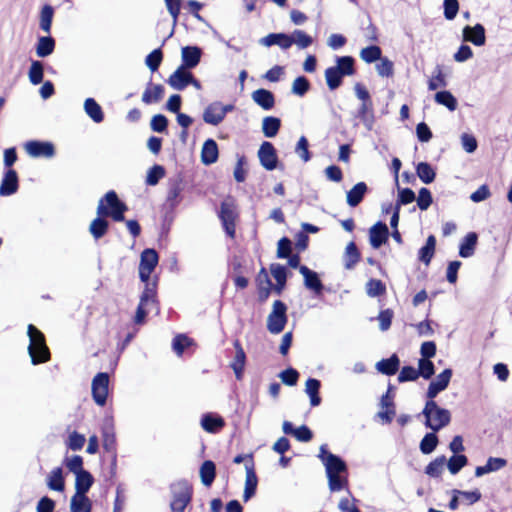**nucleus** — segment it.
Instances as JSON below:
<instances>
[{"mask_svg":"<svg viewBox=\"0 0 512 512\" xmlns=\"http://www.w3.org/2000/svg\"><path fill=\"white\" fill-rule=\"evenodd\" d=\"M422 415L425 417V426L434 432L446 427L451 421L450 411L439 407L434 399L427 400Z\"/></svg>","mask_w":512,"mask_h":512,"instance_id":"f257e3e1","label":"nucleus"},{"mask_svg":"<svg viewBox=\"0 0 512 512\" xmlns=\"http://www.w3.org/2000/svg\"><path fill=\"white\" fill-rule=\"evenodd\" d=\"M127 209L126 204L119 200L116 192L111 190L99 200L97 215L111 217L116 222H122Z\"/></svg>","mask_w":512,"mask_h":512,"instance_id":"f03ea898","label":"nucleus"},{"mask_svg":"<svg viewBox=\"0 0 512 512\" xmlns=\"http://www.w3.org/2000/svg\"><path fill=\"white\" fill-rule=\"evenodd\" d=\"M27 333L30 340L28 352L32 364L37 365L47 362L50 359V352L45 343L43 333L32 324L28 325Z\"/></svg>","mask_w":512,"mask_h":512,"instance_id":"7ed1b4c3","label":"nucleus"},{"mask_svg":"<svg viewBox=\"0 0 512 512\" xmlns=\"http://www.w3.org/2000/svg\"><path fill=\"white\" fill-rule=\"evenodd\" d=\"M157 308L156 301V283H147L146 287L140 297V302L136 310L134 322L135 324H142L145 321V317L152 310Z\"/></svg>","mask_w":512,"mask_h":512,"instance_id":"20e7f679","label":"nucleus"},{"mask_svg":"<svg viewBox=\"0 0 512 512\" xmlns=\"http://www.w3.org/2000/svg\"><path fill=\"white\" fill-rule=\"evenodd\" d=\"M287 306L281 300H275L272 311L267 317V329L271 334L281 333L287 323Z\"/></svg>","mask_w":512,"mask_h":512,"instance_id":"39448f33","label":"nucleus"},{"mask_svg":"<svg viewBox=\"0 0 512 512\" xmlns=\"http://www.w3.org/2000/svg\"><path fill=\"white\" fill-rule=\"evenodd\" d=\"M173 499L171 509L173 512H184L191 501L192 488L187 481H179L171 486Z\"/></svg>","mask_w":512,"mask_h":512,"instance_id":"423d86ee","label":"nucleus"},{"mask_svg":"<svg viewBox=\"0 0 512 512\" xmlns=\"http://www.w3.org/2000/svg\"><path fill=\"white\" fill-rule=\"evenodd\" d=\"M235 109L233 104L223 105L219 101L210 103L203 112V120L205 123L217 126L226 117L227 113Z\"/></svg>","mask_w":512,"mask_h":512,"instance_id":"0eeeda50","label":"nucleus"},{"mask_svg":"<svg viewBox=\"0 0 512 512\" xmlns=\"http://www.w3.org/2000/svg\"><path fill=\"white\" fill-rule=\"evenodd\" d=\"M158 264V254L154 249H145L141 253L140 264H139V277L141 281L149 282L150 275Z\"/></svg>","mask_w":512,"mask_h":512,"instance_id":"6e6552de","label":"nucleus"},{"mask_svg":"<svg viewBox=\"0 0 512 512\" xmlns=\"http://www.w3.org/2000/svg\"><path fill=\"white\" fill-rule=\"evenodd\" d=\"M319 458L325 466L327 475L341 474L347 470L345 462L340 457L328 452L325 445L320 447Z\"/></svg>","mask_w":512,"mask_h":512,"instance_id":"1a4fd4ad","label":"nucleus"},{"mask_svg":"<svg viewBox=\"0 0 512 512\" xmlns=\"http://www.w3.org/2000/svg\"><path fill=\"white\" fill-rule=\"evenodd\" d=\"M109 375L98 373L92 380V396L96 404L104 406L108 396Z\"/></svg>","mask_w":512,"mask_h":512,"instance_id":"9d476101","label":"nucleus"},{"mask_svg":"<svg viewBox=\"0 0 512 512\" xmlns=\"http://www.w3.org/2000/svg\"><path fill=\"white\" fill-rule=\"evenodd\" d=\"M235 205L232 201H224L221 203L219 218L223 224L226 233L230 237L235 235V219H236Z\"/></svg>","mask_w":512,"mask_h":512,"instance_id":"9b49d317","label":"nucleus"},{"mask_svg":"<svg viewBox=\"0 0 512 512\" xmlns=\"http://www.w3.org/2000/svg\"><path fill=\"white\" fill-rule=\"evenodd\" d=\"M452 374L453 372L450 368H447L438 374L436 378L430 382L426 392V397L428 399H434L440 392L444 391L450 383Z\"/></svg>","mask_w":512,"mask_h":512,"instance_id":"f8f14e48","label":"nucleus"},{"mask_svg":"<svg viewBox=\"0 0 512 512\" xmlns=\"http://www.w3.org/2000/svg\"><path fill=\"white\" fill-rule=\"evenodd\" d=\"M258 158L261 165L268 171L274 170L277 167V154L272 143L264 141L259 150Z\"/></svg>","mask_w":512,"mask_h":512,"instance_id":"ddd939ff","label":"nucleus"},{"mask_svg":"<svg viewBox=\"0 0 512 512\" xmlns=\"http://www.w3.org/2000/svg\"><path fill=\"white\" fill-rule=\"evenodd\" d=\"M26 152L34 158L45 157L51 158L55 154V149L52 143L32 140L25 144Z\"/></svg>","mask_w":512,"mask_h":512,"instance_id":"4468645a","label":"nucleus"},{"mask_svg":"<svg viewBox=\"0 0 512 512\" xmlns=\"http://www.w3.org/2000/svg\"><path fill=\"white\" fill-rule=\"evenodd\" d=\"M299 272L304 277L305 287L308 290L313 291L315 295H321L323 291V284L318 274L307 266H300Z\"/></svg>","mask_w":512,"mask_h":512,"instance_id":"2eb2a0df","label":"nucleus"},{"mask_svg":"<svg viewBox=\"0 0 512 512\" xmlns=\"http://www.w3.org/2000/svg\"><path fill=\"white\" fill-rule=\"evenodd\" d=\"M257 484L258 479L255 473L254 461L249 460L246 464V480L243 493V500L245 502H247L255 495Z\"/></svg>","mask_w":512,"mask_h":512,"instance_id":"dca6fc26","label":"nucleus"},{"mask_svg":"<svg viewBox=\"0 0 512 512\" xmlns=\"http://www.w3.org/2000/svg\"><path fill=\"white\" fill-rule=\"evenodd\" d=\"M388 227L383 222H377L369 229L370 244L374 249H378L388 239Z\"/></svg>","mask_w":512,"mask_h":512,"instance_id":"f3484780","label":"nucleus"},{"mask_svg":"<svg viewBox=\"0 0 512 512\" xmlns=\"http://www.w3.org/2000/svg\"><path fill=\"white\" fill-rule=\"evenodd\" d=\"M191 80L192 73L180 66L173 74L170 75L167 82L172 88L176 90H183L189 85V81Z\"/></svg>","mask_w":512,"mask_h":512,"instance_id":"a211bd4d","label":"nucleus"},{"mask_svg":"<svg viewBox=\"0 0 512 512\" xmlns=\"http://www.w3.org/2000/svg\"><path fill=\"white\" fill-rule=\"evenodd\" d=\"M354 117L359 119L367 131H372L375 124V113L373 105L360 104Z\"/></svg>","mask_w":512,"mask_h":512,"instance_id":"6ab92c4d","label":"nucleus"},{"mask_svg":"<svg viewBox=\"0 0 512 512\" xmlns=\"http://www.w3.org/2000/svg\"><path fill=\"white\" fill-rule=\"evenodd\" d=\"M282 430L286 435H293L300 442H309L313 437L312 431L306 425L294 428L289 421L283 422Z\"/></svg>","mask_w":512,"mask_h":512,"instance_id":"aec40b11","label":"nucleus"},{"mask_svg":"<svg viewBox=\"0 0 512 512\" xmlns=\"http://www.w3.org/2000/svg\"><path fill=\"white\" fill-rule=\"evenodd\" d=\"M252 100L262 109L268 111L275 105L274 94L266 89L260 88L252 92Z\"/></svg>","mask_w":512,"mask_h":512,"instance_id":"412c9836","label":"nucleus"},{"mask_svg":"<svg viewBox=\"0 0 512 512\" xmlns=\"http://www.w3.org/2000/svg\"><path fill=\"white\" fill-rule=\"evenodd\" d=\"M18 189V176L15 170L9 169L1 182L0 195L10 196L14 194Z\"/></svg>","mask_w":512,"mask_h":512,"instance_id":"4be33fe9","label":"nucleus"},{"mask_svg":"<svg viewBox=\"0 0 512 512\" xmlns=\"http://www.w3.org/2000/svg\"><path fill=\"white\" fill-rule=\"evenodd\" d=\"M201 58V50L198 47L186 46L182 48V65L185 69L196 67Z\"/></svg>","mask_w":512,"mask_h":512,"instance_id":"5701e85b","label":"nucleus"},{"mask_svg":"<svg viewBox=\"0 0 512 512\" xmlns=\"http://www.w3.org/2000/svg\"><path fill=\"white\" fill-rule=\"evenodd\" d=\"M234 348H235V357L233 362L231 363V368L233 369L235 376L238 380L242 378L245 361H246V354L244 349L242 348L239 340L234 341Z\"/></svg>","mask_w":512,"mask_h":512,"instance_id":"b1692460","label":"nucleus"},{"mask_svg":"<svg viewBox=\"0 0 512 512\" xmlns=\"http://www.w3.org/2000/svg\"><path fill=\"white\" fill-rule=\"evenodd\" d=\"M218 159V146L213 139H207L202 147L201 160L205 165H211Z\"/></svg>","mask_w":512,"mask_h":512,"instance_id":"393cba45","label":"nucleus"},{"mask_svg":"<svg viewBox=\"0 0 512 512\" xmlns=\"http://www.w3.org/2000/svg\"><path fill=\"white\" fill-rule=\"evenodd\" d=\"M367 190L368 187L366 183L358 182L347 192V204L351 207H356L359 205L362 202Z\"/></svg>","mask_w":512,"mask_h":512,"instance_id":"a878e982","label":"nucleus"},{"mask_svg":"<svg viewBox=\"0 0 512 512\" xmlns=\"http://www.w3.org/2000/svg\"><path fill=\"white\" fill-rule=\"evenodd\" d=\"M355 60L351 56H340L336 58V65L332 66L341 77L353 76L356 73Z\"/></svg>","mask_w":512,"mask_h":512,"instance_id":"bb28decb","label":"nucleus"},{"mask_svg":"<svg viewBox=\"0 0 512 512\" xmlns=\"http://www.w3.org/2000/svg\"><path fill=\"white\" fill-rule=\"evenodd\" d=\"M400 365V360L396 354H393L387 359H382L376 363V369L384 375H394Z\"/></svg>","mask_w":512,"mask_h":512,"instance_id":"cd10ccee","label":"nucleus"},{"mask_svg":"<svg viewBox=\"0 0 512 512\" xmlns=\"http://www.w3.org/2000/svg\"><path fill=\"white\" fill-rule=\"evenodd\" d=\"M225 425L222 417L213 414H205L201 419L202 428L209 433H217Z\"/></svg>","mask_w":512,"mask_h":512,"instance_id":"c85d7f7f","label":"nucleus"},{"mask_svg":"<svg viewBox=\"0 0 512 512\" xmlns=\"http://www.w3.org/2000/svg\"><path fill=\"white\" fill-rule=\"evenodd\" d=\"M478 236L475 232H469L459 246V255L463 258L471 257L475 252Z\"/></svg>","mask_w":512,"mask_h":512,"instance_id":"c756f323","label":"nucleus"},{"mask_svg":"<svg viewBox=\"0 0 512 512\" xmlns=\"http://www.w3.org/2000/svg\"><path fill=\"white\" fill-rule=\"evenodd\" d=\"M92 503L86 494L75 493L70 502L71 512H91Z\"/></svg>","mask_w":512,"mask_h":512,"instance_id":"7c9ffc66","label":"nucleus"},{"mask_svg":"<svg viewBox=\"0 0 512 512\" xmlns=\"http://www.w3.org/2000/svg\"><path fill=\"white\" fill-rule=\"evenodd\" d=\"M164 96V87L160 84H149L142 94V101L145 104L157 103Z\"/></svg>","mask_w":512,"mask_h":512,"instance_id":"2f4dec72","label":"nucleus"},{"mask_svg":"<svg viewBox=\"0 0 512 512\" xmlns=\"http://www.w3.org/2000/svg\"><path fill=\"white\" fill-rule=\"evenodd\" d=\"M84 111L95 123H101L104 120L103 110L93 98L85 100Z\"/></svg>","mask_w":512,"mask_h":512,"instance_id":"473e14b6","label":"nucleus"},{"mask_svg":"<svg viewBox=\"0 0 512 512\" xmlns=\"http://www.w3.org/2000/svg\"><path fill=\"white\" fill-rule=\"evenodd\" d=\"M270 272L277 283L275 290L277 291L278 294H280L286 284V279H287L286 267L279 263H272L270 265Z\"/></svg>","mask_w":512,"mask_h":512,"instance_id":"72a5a7b5","label":"nucleus"},{"mask_svg":"<svg viewBox=\"0 0 512 512\" xmlns=\"http://www.w3.org/2000/svg\"><path fill=\"white\" fill-rule=\"evenodd\" d=\"M216 476V466L213 461L206 460L200 467V478L203 485L210 487Z\"/></svg>","mask_w":512,"mask_h":512,"instance_id":"f704fd0d","label":"nucleus"},{"mask_svg":"<svg viewBox=\"0 0 512 512\" xmlns=\"http://www.w3.org/2000/svg\"><path fill=\"white\" fill-rule=\"evenodd\" d=\"M281 127V120L274 116H266L262 120V132L268 138L275 137Z\"/></svg>","mask_w":512,"mask_h":512,"instance_id":"c9c22d12","label":"nucleus"},{"mask_svg":"<svg viewBox=\"0 0 512 512\" xmlns=\"http://www.w3.org/2000/svg\"><path fill=\"white\" fill-rule=\"evenodd\" d=\"M47 486L49 489L62 492L65 488L62 468H54L47 477Z\"/></svg>","mask_w":512,"mask_h":512,"instance_id":"e433bc0d","label":"nucleus"},{"mask_svg":"<svg viewBox=\"0 0 512 512\" xmlns=\"http://www.w3.org/2000/svg\"><path fill=\"white\" fill-rule=\"evenodd\" d=\"M75 475H76V481H75L76 493L86 494L94 482V479H93L91 473L85 470V471H81L80 473H77Z\"/></svg>","mask_w":512,"mask_h":512,"instance_id":"4c0bfd02","label":"nucleus"},{"mask_svg":"<svg viewBox=\"0 0 512 512\" xmlns=\"http://www.w3.org/2000/svg\"><path fill=\"white\" fill-rule=\"evenodd\" d=\"M105 216L97 215L89 226V232L95 240L102 238L108 230V222L104 219Z\"/></svg>","mask_w":512,"mask_h":512,"instance_id":"58836bf2","label":"nucleus"},{"mask_svg":"<svg viewBox=\"0 0 512 512\" xmlns=\"http://www.w3.org/2000/svg\"><path fill=\"white\" fill-rule=\"evenodd\" d=\"M320 381L314 378H309L306 381L305 392L310 397V403L313 407L318 406L321 403L319 396Z\"/></svg>","mask_w":512,"mask_h":512,"instance_id":"ea45409f","label":"nucleus"},{"mask_svg":"<svg viewBox=\"0 0 512 512\" xmlns=\"http://www.w3.org/2000/svg\"><path fill=\"white\" fill-rule=\"evenodd\" d=\"M435 246H436V239L433 235H430L427 240L426 244L419 250L418 258L421 262L428 265L431 262V259L435 252Z\"/></svg>","mask_w":512,"mask_h":512,"instance_id":"a19ab883","label":"nucleus"},{"mask_svg":"<svg viewBox=\"0 0 512 512\" xmlns=\"http://www.w3.org/2000/svg\"><path fill=\"white\" fill-rule=\"evenodd\" d=\"M416 174L419 179L425 183L430 184L435 180L436 172L432 166L427 162H420L416 166Z\"/></svg>","mask_w":512,"mask_h":512,"instance_id":"79ce46f5","label":"nucleus"},{"mask_svg":"<svg viewBox=\"0 0 512 512\" xmlns=\"http://www.w3.org/2000/svg\"><path fill=\"white\" fill-rule=\"evenodd\" d=\"M55 41L50 36L40 37L36 46V53L39 57H46L54 51Z\"/></svg>","mask_w":512,"mask_h":512,"instance_id":"37998d69","label":"nucleus"},{"mask_svg":"<svg viewBox=\"0 0 512 512\" xmlns=\"http://www.w3.org/2000/svg\"><path fill=\"white\" fill-rule=\"evenodd\" d=\"M360 259V253L357 249V246L354 242H350L345 249V256H344V262H345V268L346 269H352L355 264Z\"/></svg>","mask_w":512,"mask_h":512,"instance_id":"c03bdc74","label":"nucleus"},{"mask_svg":"<svg viewBox=\"0 0 512 512\" xmlns=\"http://www.w3.org/2000/svg\"><path fill=\"white\" fill-rule=\"evenodd\" d=\"M435 101L447 107L450 111H455L457 108V100L449 91H439L435 94Z\"/></svg>","mask_w":512,"mask_h":512,"instance_id":"a18cd8bd","label":"nucleus"},{"mask_svg":"<svg viewBox=\"0 0 512 512\" xmlns=\"http://www.w3.org/2000/svg\"><path fill=\"white\" fill-rule=\"evenodd\" d=\"M381 55V48L376 45L365 47L360 51V58L366 63H373L380 60L382 58Z\"/></svg>","mask_w":512,"mask_h":512,"instance_id":"49530a36","label":"nucleus"},{"mask_svg":"<svg viewBox=\"0 0 512 512\" xmlns=\"http://www.w3.org/2000/svg\"><path fill=\"white\" fill-rule=\"evenodd\" d=\"M182 192V186L179 181H175L170 184L168 194H167V203L170 207L174 208L180 203V195Z\"/></svg>","mask_w":512,"mask_h":512,"instance_id":"de8ad7c7","label":"nucleus"},{"mask_svg":"<svg viewBox=\"0 0 512 512\" xmlns=\"http://www.w3.org/2000/svg\"><path fill=\"white\" fill-rule=\"evenodd\" d=\"M445 463V456H439L426 466L425 473L430 477H439L443 472Z\"/></svg>","mask_w":512,"mask_h":512,"instance_id":"09e8293b","label":"nucleus"},{"mask_svg":"<svg viewBox=\"0 0 512 512\" xmlns=\"http://www.w3.org/2000/svg\"><path fill=\"white\" fill-rule=\"evenodd\" d=\"M164 176H165L164 167L156 164L148 170L145 183L148 186H155L159 183V181Z\"/></svg>","mask_w":512,"mask_h":512,"instance_id":"8fccbe9b","label":"nucleus"},{"mask_svg":"<svg viewBox=\"0 0 512 512\" xmlns=\"http://www.w3.org/2000/svg\"><path fill=\"white\" fill-rule=\"evenodd\" d=\"M341 75L336 71L333 67H328L325 70V80L327 83L328 88L333 91L339 88L342 84Z\"/></svg>","mask_w":512,"mask_h":512,"instance_id":"3c124183","label":"nucleus"},{"mask_svg":"<svg viewBox=\"0 0 512 512\" xmlns=\"http://www.w3.org/2000/svg\"><path fill=\"white\" fill-rule=\"evenodd\" d=\"M447 86L445 75L440 66H437L434 71V75L428 82V88L431 91L437 90L438 88H444Z\"/></svg>","mask_w":512,"mask_h":512,"instance_id":"603ef678","label":"nucleus"},{"mask_svg":"<svg viewBox=\"0 0 512 512\" xmlns=\"http://www.w3.org/2000/svg\"><path fill=\"white\" fill-rule=\"evenodd\" d=\"M438 444V437L435 433H427L420 442V450L423 454L432 453Z\"/></svg>","mask_w":512,"mask_h":512,"instance_id":"864d4df0","label":"nucleus"},{"mask_svg":"<svg viewBox=\"0 0 512 512\" xmlns=\"http://www.w3.org/2000/svg\"><path fill=\"white\" fill-rule=\"evenodd\" d=\"M468 463V459L465 455H453L447 461V466L451 474H457L463 467Z\"/></svg>","mask_w":512,"mask_h":512,"instance_id":"5fc2aeb1","label":"nucleus"},{"mask_svg":"<svg viewBox=\"0 0 512 512\" xmlns=\"http://www.w3.org/2000/svg\"><path fill=\"white\" fill-rule=\"evenodd\" d=\"M366 292L370 297H378L386 292V287L381 280L370 279L366 284Z\"/></svg>","mask_w":512,"mask_h":512,"instance_id":"6e6d98bb","label":"nucleus"},{"mask_svg":"<svg viewBox=\"0 0 512 512\" xmlns=\"http://www.w3.org/2000/svg\"><path fill=\"white\" fill-rule=\"evenodd\" d=\"M309 143L305 136H301L296 144L295 153L304 161L308 162L311 159L309 152Z\"/></svg>","mask_w":512,"mask_h":512,"instance_id":"4d7b16f0","label":"nucleus"},{"mask_svg":"<svg viewBox=\"0 0 512 512\" xmlns=\"http://www.w3.org/2000/svg\"><path fill=\"white\" fill-rule=\"evenodd\" d=\"M29 79L34 85H38L43 80V66L39 61H33L29 69Z\"/></svg>","mask_w":512,"mask_h":512,"instance_id":"13d9d810","label":"nucleus"},{"mask_svg":"<svg viewBox=\"0 0 512 512\" xmlns=\"http://www.w3.org/2000/svg\"><path fill=\"white\" fill-rule=\"evenodd\" d=\"M53 12H54V10L50 5H45L42 8L41 17H40V28L45 32L50 31Z\"/></svg>","mask_w":512,"mask_h":512,"instance_id":"bf43d9fd","label":"nucleus"},{"mask_svg":"<svg viewBox=\"0 0 512 512\" xmlns=\"http://www.w3.org/2000/svg\"><path fill=\"white\" fill-rule=\"evenodd\" d=\"M376 70L381 77H391L394 74V64L388 58H381L376 65Z\"/></svg>","mask_w":512,"mask_h":512,"instance_id":"052dcab7","label":"nucleus"},{"mask_svg":"<svg viewBox=\"0 0 512 512\" xmlns=\"http://www.w3.org/2000/svg\"><path fill=\"white\" fill-rule=\"evenodd\" d=\"M162 57V51L160 49H155L147 55L145 63L152 72H155L161 64Z\"/></svg>","mask_w":512,"mask_h":512,"instance_id":"680f3d73","label":"nucleus"},{"mask_svg":"<svg viewBox=\"0 0 512 512\" xmlns=\"http://www.w3.org/2000/svg\"><path fill=\"white\" fill-rule=\"evenodd\" d=\"M417 371L419 376H422L424 379H430L435 373L434 364L428 359H420Z\"/></svg>","mask_w":512,"mask_h":512,"instance_id":"e2e57ef3","label":"nucleus"},{"mask_svg":"<svg viewBox=\"0 0 512 512\" xmlns=\"http://www.w3.org/2000/svg\"><path fill=\"white\" fill-rule=\"evenodd\" d=\"M328 486L331 492H337L347 486V479L341 474L327 475Z\"/></svg>","mask_w":512,"mask_h":512,"instance_id":"0e129e2a","label":"nucleus"},{"mask_svg":"<svg viewBox=\"0 0 512 512\" xmlns=\"http://www.w3.org/2000/svg\"><path fill=\"white\" fill-rule=\"evenodd\" d=\"M192 344V340L185 335H177L172 342V347L178 356H181L184 349Z\"/></svg>","mask_w":512,"mask_h":512,"instance_id":"69168bd1","label":"nucleus"},{"mask_svg":"<svg viewBox=\"0 0 512 512\" xmlns=\"http://www.w3.org/2000/svg\"><path fill=\"white\" fill-rule=\"evenodd\" d=\"M416 200L418 207L422 211L427 210L433 201L431 192L429 191V189L424 187L419 190L418 197Z\"/></svg>","mask_w":512,"mask_h":512,"instance_id":"338daca9","label":"nucleus"},{"mask_svg":"<svg viewBox=\"0 0 512 512\" xmlns=\"http://www.w3.org/2000/svg\"><path fill=\"white\" fill-rule=\"evenodd\" d=\"M309 87V81L304 76H299L292 84V92L298 96H303L307 93Z\"/></svg>","mask_w":512,"mask_h":512,"instance_id":"774afa93","label":"nucleus"}]
</instances>
